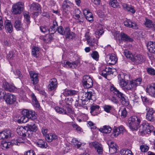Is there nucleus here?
Masks as SVG:
<instances>
[{
	"label": "nucleus",
	"instance_id": "nucleus-11",
	"mask_svg": "<svg viewBox=\"0 0 155 155\" xmlns=\"http://www.w3.org/2000/svg\"><path fill=\"white\" fill-rule=\"evenodd\" d=\"M90 147H94L99 155H102L103 152L102 145L97 142H92L89 144Z\"/></svg>",
	"mask_w": 155,
	"mask_h": 155
},
{
	"label": "nucleus",
	"instance_id": "nucleus-59",
	"mask_svg": "<svg viewBox=\"0 0 155 155\" xmlns=\"http://www.w3.org/2000/svg\"><path fill=\"white\" fill-rule=\"evenodd\" d=\"M140 149L142 152H147L148 149V147L146 145H142L140 147Z\"/></svg>",
	"mask_w": 155,
	"mask_h": 155
},
{
	"label": "nucleus",
	"instance_id": "nucleus-10",
	"mask_svg": "<svg viewBox=\"0 0 155 155\" xmlns=\"http://www.w3.org/2000/svg\"><path fill=\"white\" fill-rule=\"evenodd\" d=\"M21 113L24 115H26L27 118L34 120L37 118V115L35 111L32 110L25 109L21 112Z\"/></svg>",
	"mask_w": 155,
	"mask_h": 155
},
{
	"label": "nucleus",
	"instance_id": "nucleus-22",
	"mask_svg": "<svg viewBox=\"0 0 155 155\" xmlns=\"http://www.w3.org/2000/svg\"><path fill=\"white\" fill-rule=\"evenodd\" d=\"M124 24L127 27L132 28L134 29L137 28V25L136 22H132L130 20H127L124 22Z\"/></svg>",
	"mask_w": 155,
	"mask_h": 155
},
{
	"label": "nucleus",
	"instance_id": "nucleus-56",
	"mask_svg": "<svg viewBox=\"0 0 155 155\" xmlns=\"http://www.w3.org/2000/svg\"><path fill=\"white\" fill-rule=\"evenodd\" d=\"M24 16L26 21L28 22L30 21V16L28 12L26 11L24 13Z\"/></svg>",
	"mask_w": 155,
	"mask_h": 155
},
{
	"label": "nucleus",
	"instance_id": "nucleus-39",
	"mask_svg": "<svg viewBox=\"0 0 155 155\" xmlns=\"http://www.w3.org/2000/svg\"><path fill=\"white\" fill-rule=\"evenodd\" d=\"M14 27L17 31L21 30L22 28V25L21 21L19 20H16L14 24Z\"/></svg>",
	"mask_w": 155,
	"mask_h": 155
},
{
	"label": "nucleus",
	"instance_id": "nucleus-4",
	"mask_svg": "<svg viewBox=\"0 0 155 155\" xmlns=\"http://www.w3.org/2000/svg\"><path fill=\"white\" fill-rule=\"evenodd\" d=\"M24 3L21 2L14 4L12 8V13L15 15L21 14L24 9Z\"/></svg>",
	"mask_w": 155,
	"mask_h": 155
},
{
	"label": "nucleus",
	"instance_id": "nucleus-27",
	"mask_svg": "<svg viewBox=\"0 0 155 155\" xmlns=\"http://www.w3.org/2000/svg\"><path fill=\"white\" fill-rule=\"evenodd\" d=\"M28 6L31 12H35L38 11L40 9V5L38 3L33 2L30 4Z\"/></svg>",
	"mask_w": 155,
	"mask_h": 155
},
{
	"label": "nucleus",
	"instance_id": "nucleus-19",
	"mask_svg": "<svg viewBox=\"0 0 155 155\" xmlns=\"http://www.w3.org/2000/svg\"><path fill=\"white\" fill-rule=\"evenodd\" d=\"M11 131L9 130H6L0 132V139H7L12 136Z\"/></svg>",
	"mask_w": 155,
	"mask_h": 155
},
{
	"label": "nucleus",
	"instance_id": "nucleus-15",
	"mask_svg": "<svg viewBox=\"0 0 155 155\" xmlns=\"http://www.w3.org/2000/svg\"><path fill=\"white\" fill-rule=\"evenodd\" d=\"M4 99L7 104H13L16 101L15 96L9 93L5 94Z\"/></svg>",
	"mask_w": 155,
	"mask_h": 155
},
{
	"label": "nucleus",
	"instance_id": "nucleus-45",
	"mask_svg": "<svg viewBox=\"0 0 155 155\" xmlns=\"http://www.w3.org/2000/svg\"><path fill=\"white\" fill-rule=\"evenodd\" d=\"M135 61L138 63L143 62L144 60V57L140 54H137L134 57Z\"/></svg>",
	"mask_w": 155,
	"mask_h": 155
},
{
	"label": "nucleus",
	"instance_id": "nucleus-20",
	"mask_svg": "<svg viewBox=\"0 0 155 155\" xmlns=\"http://www.w3.org/2000/svg\"><path fill=\"white\" fill-rule=\"evenodd\" d=\"M57 82L55 78H53L50 81L48 88L49 91H52L55 89L57 87Z\"/></svg>",
	"mask_w": 155,
	"mask_h": 155
},
{
	"label": "nucleus",
	"instance_id": "nucleus-12",
	"mask_svg": "<svg viewBox=\"0 0 155 155\" xmlns=\"http://www.w3.org/2000/svg\"><path fill=\"white\" fill-rule=\"evenodd\" d=\"M80 96L83 100H94V96L92 92H88L87 93H82L80 94Z\"/></svg>",
	"mask_w": 155,
	"mask_h": 155
},
{
	"label": "nucleus",
	"instance_id": "nucleus-30",
	"mask_svg": "<svg viewBox=\"0 0 155 155\" xmlns=\"http://www.w3.org/2000/svg\"><path fill=\"white\" fill-rule=\"evenodd\" d=\"M109 150L110 153H114L117 152V146L115 143L111 142L110 144L108 145Z\"/></svg>",
	"mask_w": 155,
	"mask_h": 155
},
{
	"label": "nucleus",
	"instance_id": "nucleus-49",
	"mask_svg": "<svg viewBox=\"0 0 155 155\" xmlns=\"http://www.w3.org/2000/svg\"><path fill=\"white\" fill-rule=\"evenodd\" d=\"M11 142L3 141L2 143V146L3 147V149H7L10 148L12 146Z\"/></svg>",
	"mask_w": 155,
	"mask_h": 155
},
{
	"label": "nucleus",
	"instance_id": "nucleus-38",
	"mask_svg": "<svg viewBox=\"0 0 155 155\" xmlns=\"http://www.w3.org/2000/svg\"><path fill=\"white\" fill-rule=\"evenodd\" d=\"M36 145L39 147L42 148H46L47 147V143L44 140L40 139L36 142Z\"/></svg>",
	"mask_w": 155,
	"mask_h": 155
},
{
	"label": "nucleus",
	"instance_id": "nucleus-51",
	"mask_svg": "<svg viewBox=\"0 0 155 155\" xmlns=\"http://www.w3.org/2000/svg\"><path fill=\"white\" fill-rule=\"evenodd\" d=\"M58 25L57 22L55 21H54L53 22V26L49 29V31H50L51 29L52 31H53L54 32H55L57 29L58 28Z\"/></svg>",
	"mask_w": 155,
	"mask_h": 155
},
{
	"label": "nucleus",
	"instance_id": "nucleus-23",
	"mask_svg": "<svg viewBox=\"0 0 155 155\" xmlns=\"http://www.w3.org/2000/svg\"><path fill=\"white\" fill-rule=\"evenodd\" d=\"M30 74L31 80L33 82V84H37L38 81V74L34 71H31L30 72Z\"/></svg>",
	"mask_w": 155,
	"mask_h": 155
},
{
	"label": "nucleus",
	"instance_id": "nucleus-21",
	"mask_svg": "<svg viewBox=\"0 0 155 155\" xmlns=\"http://www.w3.org/2000/svg\"><path fill=\"white\" fill-rule=\"evenodd\" d=\"M112 73V69L109 67H104L102 71L100 72V74L105 78H106L107 75Z\"/></svg>",
	"mask_w": 155,
	"mask_h": 155
},
{
	"label": "nucleus",
	"instance_id": "nucleus-33",
	"mask_svg": "<svg viewBox=\"0 0 155 155\" xmlns=\"http://www.w3.org/2000/svg\"><path fill=\"white\" fill-rule=\"evenodd\" d=\"M78 62L76 61H74L72 62L67 61L66 62L65 65L67 68L68 67L71 68H76L78 67Z\"/></svg>",
	"mask_w": 155,
	"mask_h": 155
},
{
	"label": "nucleus",
	"instance_id": "nucleus-61",
	"mask_svg": "<svg viewBox=\"0 0 155 155\" xmlns=\"http://www.w3.org/2000/svg\"><path fill=\"white\" fill-rule=\"evenodd\" d=\"M13 72L16 76V78H18L21 77V75L20 71L16 69L15 70H13Z\"/></svg>",
	"mask_w": 155,
	"mask_h": 155
},
{
	"label": "nucleus",
	"instance_id": "nucleus-13",
	"mask_svg": "<svg viewBox=\"0 0 155 155\" xmlns=\"http://www.w3.org/2000/svg\"><path fill=\"white\" fill-rule=\"evenodd\" d=\"M146 91L149 95L155 97V83H152L147 85Z\"/></svg>",
	"mask_w": 155,
	"mask_h": 155
},
{
	"label": "nucleus",
	"instance_id": "nucleus-62",
	"mask_svg": "<svg viewBox=\"0 0 155 155\" xmlns=\"http://www.w3.org/2000/svg\"><path fill=\"white\" fill-rule=\"evenodd\" d=\"M104 110L107 112H109L112 109V107L109 105H105L104 107Z\"/></svg>",
	"mask_w": 155,
	"mask_h": 155
},
{
	"label": "nucleus",
	"instance_id": "nucleus-44",
	"mask_svg": "<svg viewBox=\"0 0 155 155\" xmlns=\"http://www.w3.org/2000/svg\"><path fill=\"white\" fill-rule=\"evenodd\" d=\"M7 58L9 61H11L15 59L16 55L12 51H10L7 55Z\"/></svg>",
	"mask_w": 155,
	"mask_h": 155
},
{
	"label": "nucleus",
	"instance_id": "nucleus-9",
	"mask_svg": "<svg viewBox=\"0 0 155 155\" xmlns=\"http://www.w3.org/2000/svg\"><path fill=\"white\" fill-rule=\"evenodd\" d=\"M82 82L83 86L85 88L91 87L93 84L92 79L88 75H85L83 77Z\"/></svg>",
	"mask_w": 155,
	"mask_h": 155
},
{
	"label": "nucleus",
	"instance_id": "nucleus-36",
	"mask_svg": "<svg viewBox=\"0 0 155 155\" xmlns=\"http://www.w3.org/2000/svg\"><path fill=\"white\" fill-rule=\"evenodd\" d=\"M99 130L102 133L109 134L111 132V128L110 126L105 125L99 129Z\"/></svg>",
	"mask_w": 155,
	"mask_h": 155
},
{
	"label": "nucleus",
	"instance_id": "nucleus-41",
	"mask_svg": "<svg viewBox=\"0 0 155 155\" xmlns=\"http://www.w3.org/2000/svg\"><path fill=\"white\" fill-rule=\"evenodd\" d=\"M28 120L26 115H24L21 114V116L18 117V121L20 123H25L28 121Z\"/></svg>",
	"mask_w": 155,
	"mask_h": 155
},
{
	"label": "nucleus",
	"instance_id": "nucleus-63",
	"mask_svg": "<svg viewBox=\"0 0 155 155\" xmlns=\"http://www.w3.org/2000/svg\"><path fill=\"white\" fill-rule=\"evenodd\" d=\"M88 124L91 127V129H95L96 128L95 124H94L92 122L89 121L88 122Z\"/></svg>",
	"mask_w": 155,
	"mask_h": 155
},
{
	"label": "nucleus",
	"instance_id": "nucleus-17",
	"mask_svg": "<svg viewBox=\"0 0 155 155\" xmlns=\"http://www.w3.org/2000/svg\"><path fill=\"white\" fill-rule=\"evenodd\" d=\"M26 126L29 133L30 136L32 134V131L36 132L38 129L37 126L34 122L28 124Z\"/></svg>",
	"mask_w": 155,
	"mask_h": 155
},
{
	"label": "nucleus",
	"instance_id": "nucleus-48",
	"mask_svg": "<svg viewBox=\"0 0 155 155\" xmlns=\"http://www.w3.org/2000/svg\"><path fill=\"white\" fill-rule=\"evenodd\" d=\"M144 25L146 27L150 28H152L153 26L152 21L148 19H146Z\"/></svg>",
	"mask_w": 155,
	"mask_h": 155
},
{
	"label": "nucleus",
	"instance_id": "nucleus-64",
	"mask_svg": "<svg viewBox=\"0 0 155 155\" xmlns=\"http://www.w3.org/2000/svg\"><path fill=\"white\" fill-rule=\"evenodd\" d=\"M41 31L45 33L48 31V29L45 26H41L40 27Z\"/></svg>",
	"mask_w": 155,
	"mask_h": 155
},
{
	"label": "nucleus",
	"instance_id": "nucleus-50",
	"mask_svg": "<svg viewBox=\"0 0 155 155\" xmlns=\"http://www.w3.org/2000/svg\"><path fill=\"white\" fill-rule=\"evenodd\" d=\"M55 110L58 113L62 114H66V112L65 110L58 107H56L54 108Z\"/></svg>",
	"mask_w": 155,
	"mask_h": 155
},
{
	"label": "nucleus",
	"instance_id": "nucleus-6",
	"mask_svg": "<svg viewBox=\"0 0 155 155\" xmlns=\"http://www.w3.org/2000/svg\"><path fill=\"white\" fill-rule=\"evenodd\" d=\"M140 131L143 133L144 134H149L153 129V127L148 123H142L140 127Z\"/></svg>",
	"mask_w": 155,
	"mask_h": 155
},
{
	"label": "nucleus",
	"instance_id": "nucleus-53",
	"mask_svg": "<svg viewBox=\"0 0 155 155\" xmlns=\"http://www.w3.org/2000/svg\"><path fill=\"white\" fill-rule=\"evenodd\" d=\"M58 32L61 35H64L65 34V28H64L62 26H60L57 29Z\"/></svg>",
	"mask_w": 155,
	"mask_h": 155
},
{
	"label": "nucleus",
	"instance_id": "nucleus-2",
	"mask_svg": "<svg viewBox=\"0 0 155 155\" xmlns=\"http://www.w3.org/2000/svg\"><path fill=\"white\" fill-rule=\"evenodd\" d=\"M111 91H112L116 96L120 99L121 102L124 106H127L129 102L127 97L123 93L120 92L115 87L111 86L110 88Z\"/></svg>",
	"mask_w": 155,
	"mask_h": 155
},
{
	"label": "nucleus",
	"instance_id": "nucleus-14",
	"mask_svg": "<svg viewBox=\"0 0 155 155\" xmlns=\"http://www.w3.org/2000/svg\"><path fill=\"white\" fill-rule=\"evenodd\" d=\"M146 110L147 111L146 115V119L149 121H153L154 120L153 114L154 111L152 108L146 107Z\"/></svg>",
	"mask_w": 155,
	"mask_h": 155
},
{
	"label": "nucleus",
	"instance_id": "nucleus-25",
	"mask_svg": "<svg viewBox=\"0 0 155 155\" xmlns=\"http://www.w3.org/2000/svg\"><path fill=\"white\" fill-rule=\"evenodd\" d=\"M87 44L92 49H96L97 47L98 41L94 38H91L87 42Z\"/></svg>",
	"mask_w": 155,
	"mask_h": 155
},
{
	"label": "nucleus",
	"instance_id": "nucleus-28",
	"mask_svg": "<svg viewBox=\"0 0 155 155\" xmlns=\"http://www.w3.org/2000/svg\"><path fill=\"white\" fill-rule=\"evenodd\" d=\"M65 31L66 33L65 34V37L66 38L69 39H72L75 37V34L72 32L70 31V28H65Z\"/></svg>",
	"mask_w": 155,
	"mask_h": 155
},
{
	"label": "nucleus",
	"instance_id": "nucleus-42",
	"mask_svg": "<svg viewBox=\"0 0 155 155\" xmlns=\"http://www.w3.org/2000/svg\"><path fill=\"white\" fill-rule=\"evenodd\" d=\"M104 33L103 28L101 26V28L98 29L95 32V34L97 38L98 39L101 35Z\"/></svg>",
	"mask_w": 155,
	"mask_h": 155
},
{
	"label": "nucleus",
	"instance_id": "nucleus-54",
	"mask_svg": "<svg viewBox=\"0 0 155 155\" xmlns=\"http://www.w3.org/2000/svg\"><path fill=\"white\" fill-rule=\"evenodd\" d=\"M147 71L148 74L151 75H155V70L152 68H147Z\"/></svg>",
	"mask_w": 155,
	"mask_h": 155
},
{
	"label": "nucleus",
	"instance_id": "nucleus-3",
	"mask_svg": "<svg viewBox=\"0 0 155 155\" xmlns=\"http://www.w3.org/2000/svg\"><path fill=\"white\" fill-rule=\"evenodd\" d=\"M142 81V79L140 78L130 81L128 82V84L127 85L125 89L130 90V91H134L136 90V87L141 83Z\"/></svg>",
	"mask_w": 155,
	"mask_h": 155
},
{
	"label": "nucleus",
	"instance_id": "nucleus-16",
	"mask_svg": "<svg viewBox=\"0 0 155 155\" xmlns=\"http://www.w3.org/2000/svg\"><path fill=\"white\" fill-rule=\"evenodd\" d=\"M17 131L18 134L20 136L25 137L28 134V136H30L29 133L28 132V129L26 126L24 127H21L18 128Z\"/></svg>",
	"mask_w": 155,
	"mask_h": 155
},
{
	"label": "nucleus",
	"instance_id": "nucleus-29",
	"mask_svg": "<svg viewBox=\"0 0 155 155\" xmlns=\"http://www.w3.org/2000/svg\"><path fill=\"white\" fill-rule=\"evenodd\" d=\"M147 47L148 51L151 53L155 52V42L149 41L147 44Z\"/></svg>",
	"mask_w": 155,
	"mask_h": 155
},
{
	"label": "nucleus",
	"instance_id": "nucleus-8",
	"mask_svg": "<svg viewBox=\"0 0 155 155\" xmlns=\"http://www.w3.org/2000/svg\"><path fill=\"white\" fill-rule=\"evenodd\" d=\"M126 132V130L124 127L121 125L118 127H114L111 136L112 137H117L120 134H123Z\"/></svg>",
	"mask_w": 155,
	"mask_h": 155
},
{
	"label": "nucleus",
	"instance_id": "nucleus-57",
	"mask_svg": "<svg viewBox=\"0 0 155 155\" xmlns=\"http://www.w3.org/2000/svg\"><path fill=\"white\" fill-rule=\"evenodd\" d=\"M124 53L127 58H131V56L132 55V54H131V53L129 52L128 50H124Z\"/></svg>",
	"mask_w": 155,
	"mask_h": 155
},
{
	"label": "nucleus",
	"instance_id": "nucleus-31",
	"mask_svg": "<svg viewBox=\"0 0 155 155\" xmlns=\"http://www.w3.org/2000/svg\"><path fill=\"white\" fill-rule=\"evenodd\" d=\"M99 106L97 105H94L91 107V110L90 113L93 116L97 115L98 114V110L99 108Z\"/></svg>",
	"mask_w": 155,
	"mask_h": 155
},
{
	"label": "nucleus",
	"instance_id": "nucleus-34",
	"mask_svg": "<svg viewBox=\"0 0 155 155\" xmlns=\"http://www.w3.org/2000/svg\"><path fill=\"white\" fill-rule=\"evenodd\" d=\"M32 55L36 58H39L41 56V54L38 47H34L32 49Z\"/></svg>",
	"mask_w": 155,
	"mask_h": 155
},
{
	"label": "nucleus",
	"instance_id": "nucleus-26",
	"mask_svg": "<svg viewBox=\"0 0 155 155\" xmlns=\"http://www.w3.org/2000/svg\"><path fill=\"white\" fill-rule=\"evenodd\" d=\"M5 28L6 31L9 33H11L13 31V27L10 21L7 20L5 21Z\"/></svg>",
	"mask_w": 155,
	"mask_h": 155
},
{
	"label": "nucleus",
	"instance_id": "nucleus-5",
	"mask_svg": "<svg viewBox=\"0 0 155 155\" xmlns=\"http://www.w3.org/2000/svg\"><path fill=\"white\" fill-rule=\"evenodd\" d=\"M74 4L68 0L64 1L62 5V9L67 14L74 9Z\"/></svg>",
	"mask_w": 155,
	"mask_h": 155
},
{
	"label": "nucleus",
	"instance_id": "nucleus-43",
	"mask_svg": "<svg viewBox=\"0 0 155 155\" xmlns=\"http://www.w3.org/2000/svg\"><path fill=\"white\" fill-rule=\"evenodd\" d=\"M31 97L32 98L33 104L35 107H39L40 105L34 94H31Z\"/></svg>",
	"mask_w": 155,
	"mask_h": 155
},
{
	"label": "nucleus",
	"instance_id": "nucleus-58",
	"mask_svg": "<svg viewBox=\"0 0 155 155\" xmlns=\"http://www.w3.org/2000/svg\"><path fill=\"white\" fill-rule=\"evenodd\" d=\"M72 125L73 128L77 131H80L81 130V128L76 123L72 122L71 124Z\"/></svg>",
	"mask_w": 155,
	"mask_h": 155
},
{
	"label": "nucleus",
	"instance_id": "nucleus-46",
	"mask_svg": "<svg viewBox=\"0 0 155 155\" xmlns=\"http://www.w3.org/2000/svg\"><path fill=\"white\" fill-rule=\"evenodd\" d=\"M120 153L121 155H133L132 151L128 149H122Z\"/></svg>",
	"mask_w": 155,
	"mask_h": 155
},
{
	"label": "nucleus",
	"instance_id": "nucleus-37",
	"mask_svg": "<svg viewBox=\"0 0 155 155\" xmlns=\"http://www.w3.org/2000/svg\"><path fill=\"white\" fill-rule=\"evenodd\" d=\"M109 4L110 6L114 8H119L120 7L119 3L117 0H110Z\"/></svg>",
	"mask_w": 155,
	"mask_h": 155
},
{
	"label": "nucleus",
	"instance_id": "nucleus-40",
	"mask_svg": "<svg viewBox=\"0 0 155 155\" xmlns=\"http://www.w3.org/2000/svg\"><path fill=\"white\" fill-rule=\"evenodd\" d=\"M109 56V60L111 62L110 63L112 64H115L117 61V58L116 55L114 54H110Z\"/></svg>",
	"mask_w": 155,
	"mask_h": 155
},
{
	"label": "nucleus",
	"instance_id": "nucleus-35",
	"mask_svg": "<svg viewBox=\"0 0 155 155\" xmlns=\"http://www.w3.org/2000/svg\"><path fill=\"white\" fill-rule=\"evenodd\" d=\"M120 38L122 40L125 41L132 42L133 39L127 34L123 33H120Z\"/></svg>",
	"mask_w": 155,
	"mask_h": 155
},
{
	"label": "nucleus",
	"instance_id": "nucleus-7",
	"mask_svg": "<svg viewBox=\"0 0 155 155\" xmlns=\"http://www.w3.org/2000/svg\"><path fill=\"white\" fill-rule=\"evenodd\" d=\"M127 75H124V74H121L118 75V78L119 81V85L122 88L126 93L129 92L130 90H126V86L128 84V82L127 83L125 81V78Z\"/></svg>",
	"mask_w": 155,
	"mask_h": 155
},
{
	"label": "nucleus",
	"instance_id": "nucleus-60",
	"mask_svg": "<svg viewBox=\"0 0 155 155\" xmlns=\"http://www.w3.org/2000/svg\"><path fill=\"white\" fill-rule=\"evenodd\" d=\"M76 14L74 16L76 19L78 20H79V18H80V14L81 13V11L78 9H76L75 10Z\"/></svg>",
	"mask_w": 155,
	"mask_h": 155
},
{
	"label": "nucleus",
	"instance_id": "nucleus-24",
	"mask_svg": "<svg viewBox=\"0 0 155 155\" xmlns=\"http://www.w3.org/2000/svg\"><path fill=\"white\" fill-rule=\"evenodd\" d=\"M84 15H85L86 19L89 21L91 22L93 20V16L91 12L87 9H84L83 11Z\"/></svg>",
	"mask_w": 155,
	"mask_h": 155
},
{
	"label": "nucleus",
	"instance_id": "nucleus-18",
	"mask_svg": "<svg viewBox=\"0 0 155 155\" xmlns=\"http://www.w3.org/2000/svg\"><path fill=\"white\" fill-rule=\"evenodd\" d=\"M3 87L6 91L10 92H13L15 89V87L13 84L8 83L5 81L3 82Z\"/></svg>",
	"mask_w": 155,
	"mask_h": 155
},
{
	"label": "nucleus",
	"instance_id": "nucleus-52",
	"mask_svg": "<svg viewBox=\"0 0 155 155\" xmlns=\"http://www.w3.org/2000/svg\"><path fill=\"white\" fill-rule=\"evenodd\" d=\"M91 57L96 61L98 60L99 55L98 53L96 51H94L91 54Z\"/></svg>",
	"mask_w": 155,
	"mask_h": 155
},
{
	"label": "nucleus",
	"instance_id": "nucleus-1",
	"mask_svg": "<svg viewBox=\"0 0 155 155\" xmlns=\"http://www.w3.org/2000/svg\"><path fill=\"white\" fill-rule=\"evenodd\" d=\"M141 120V118L137 116H133L130 117L128 119V123L130 130L133 131H137L140 127Z\"/></svg>",
	"mask_w": 155,
	"mask_h": 155
},
{
	"label": "nucleus",
	"instance_id": "nucleus-47",
	"mask_svg": "<svg viewBox=\"0 0 155 155\" xmlns=\"http://www.w3.org/2000/svg\"><path fill=\"white\" fill-rule=\"evenodd\" d=\"M78 91L75 90H68L65 91L66 95L70 96H73L77 94Z\"/></svg>",
	"mask_w": 155,
	"mask_h": 155
},
{
	"label": "nucleus",
	"instance_id": "nucleus-55",
	"mask_svg": "<svg viewBox=\"0 0 155 155\" xmlns=\"http://www.w3.org/2000/svg\"><path fill=\"white\" fill-rule=\"evenodd\" d=\"M121 116L122 118L125 117L127 115V112L125 108H124L121 110Z\"/></svg>",
	"mask_w": 155,
	"mask_h": 155
},
{
	"label": "nucleus",
	"instance_id": "nucleus-32",
	"mask_svg": "<svg viewBox=\"0 0 155 155\" xmlns=\"http://www.w3.org/2000/svg\"><path fill=\"white\" fill-rule=\"evenodd\" d=\"M57 137L56 134L52 133L47 134L45 136L46 140L48 142H51L53 140L56 139Z\"/></svg>",
	"mask_w": 155,
	"mask_h": 155
}]
</instances>
